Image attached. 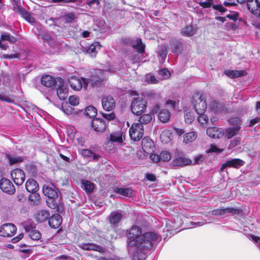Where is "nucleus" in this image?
<instances>
[{
    "instance_id": "1",
    "label": "nucleus",
    "mask_w": 260,
    "mask_h": 260,
    "mask_svg": "<svg viewBox=\"0 0 260 260\" xmlns=\"http://www.w3.org/2000/svg\"><path fill=\"white\" fill-rule=\"evenodd\" d=\"M140 227L134 225L127 230V246L128 247H136L138 251L145 253L144 251L151 248L152 242L158 238L156 234L147 232L143 235Z\"/></svg>"
},
{
    "instance_id": "2",
    "label": "nucleus",
    "mask_w": 260,
    "mask_h": 260,
    "mask_svg": "<svg viewBox=\"0 0 260 260\" xmlns=\"http://www.w3.org/2000/svg\"><path fill=\"white\" fill-rule=\"evenodd\" d=\"M147 104V102L142 96L134 98L131 105L132 112L137 115H141L146 110Z\"/></svg>"
},
{
    "instance_id": "3",
    "label": "nucleus",
    "mask_w": 260,
    "mask_h": 260,
    "mask_svg": "<svg viewBox=\"0 0 260 260\" xmlns=\"http://www.w3.org/2000/svg\"><path fill=\"white\" fill-rule=\"evenodd\" d=\"M86 79L88 81V84L92 87L102 85L104 82L103 72L99 69L94 70L91 72V77Z\"/></svg>"
},
{
    "instance_id": "4",
    "label": "nucleus",
    "mask_w": 260,
    "mask_h": 260,
    "mask_svg": "<svg viewBox=\"0 0 260 260\" xmlns=\"http://www.w3.org/2000/svg\"><path fill=\"white\" fill-rule=\"evenodd\" d=\"M129 136L135 141L140 140L144 134L143 126L141 123H135L129 130Z\"/></svg>"
},
{
    "instance_id": "5",
    "label": "nucleus",
    "mask_w": 260,
    "mask_h": 260,
    "mask_svg": "<svg viewBox=\"0 0 260 260\" xmlns=\"http://www.w3.org/2000/svg\"><path fill=\"white\" fill-rule=\"evenodd\" d=\"M88 80L85 78L72 77L69 80V83L72 89L79 91L82 87L86 89L88 86Z\"/></svg>"
},
{
    "instance_id": "6",
    "label": "nucleus",
    "mask_w": 260,
    "mask_h": 260,
    "mask_svg": "<svg viewBox=\"0 0 260 260\" xmlns=\"http://www.w3.org/2000/svg\"><path fill=\"white\" fill-rule=\"evenodd\" d=\"M192 164V161L185 157L182 152L176 151L175 159L172 161L173 166L183 167Z\"/></svg>"
},
{
    "instance_id": "7",
    "label": "nucleus",
    "mask_w": 260,
    "mask_h": 260,
    "mask_svg": "<svg viewBox=\"0 0 260 260\" xmlns=\"http://www.w3.org/2000/svg\"><path fill=\"white\" fill-rule=\"evenodd\" d=\"M0 188L3 191L8 194H13L16 191L15 187L9 179L3 178L0 180Z\"/></svg>"
},
{
    "instance_id": "8",
    "label": "nucleus",
    "mask_w": 260,
    "mask_h": 260,
    "mask_svg": "<svg viewBox=\"0 0 260 260\" xmlns=\"http://www.w3.org/2000/svg\"><path fill=\"white\" fill-rule=\"evenodd\" d=\"M57 94L61 100L66 99L68 96V91L66 86L64 85L63 80L59 77L56 78Z\"/></svg>"
},
{
    "instance_id": "9",
    "label": "nucleus",
    "mask_w": 260,
    "mask_h": 260,
    "mask_svg": "<svg viewBox=\"0 0 260 260\" xmlns=\"http://www.w3.org/2000/svg\"><path fill=\"white\" fill-rule=\"evenodd\" d=\"M17 231L16 226L13 223H5L0 226V236L12 237Z\"/></svg>"
},
{
    "instance_id": "10",
    "label": "nucleus",
    "mask_w": 260,
    "mask_h": 260,
    "mask_svg": "<svg viewBox=\"0 0 260 260\" xmlns=\"http://www.w3.org/2000/svg\"><path fill=\"white\" fill-rule=\"evenodd\" d=\"M11 178L17 185H21L25 180V174L20 169H15L12 171L11 173Z\"/></svg>"
},
{
    "instance_id": "11",
    "label": "nucleus",
    "mask_w": 260,
    "mask_h": 260,
    "mask_svg": "<svg viewBox=\"0 0 260 260\" xmlns=\"http://www.w3.org/2000/svg\"><path fill=\"white\" fill-rule=\"evenodd\" d=\"M196 104H194V108L197 114H201L205 113L207 109V104L205 101V97L204 94H201L196 100Z\"/></svg>"
},
{
    "instance_id": "12",
    "label": "nucleus",
    "mask_w": 260,
    "mask_h": 260,
    "mask_svg": "<svg viewBox=\"0 0 260 260\" xmlns=\"http://www.w3.org/2000/svg\"><path fill=\"white\" fill-rule=\"evenodd\" d=\"M241 212V210L229 207L225 208H220L212 211V214L215 216L223 215L228 213H232L233 214H239Z\"/></svg>"
},
{
    "instance_id": "13",
    "label": "nucleus",
    "mask_w": 260,
    "mask_h": 260,
    "mask_svg": "<svg viewBox=\"0 0 260 260\" xmlns=\"http://www.w3.org/2000/svg\"><path fill=\"white\" fill-rule=\"evenodd\" d=\"M244 164V161L239 158H233L228 160L225 162L221 167L220 171L223 172L224 169L227 167H233L238 168Z\"/></svg>"
},
{
    "instance_id": "14",
    "label": "nucleus",
    "mask_w": 260,
    "mask_h": 260,
    "mask_svg": "<svg viewBox=\"0 0 260 260\" xmlns=\"http://www.w3.org/2000/svg\"><path fill=\"white\" fill-rule=\"evenodd\" d=\"M17 3L13 4V10L17 14L22 16L26 21L31 23L35 21L34 18H32L30 14L26 12L24 9L19 6Z\"/></svg>"
},
{
    "instance_id": "15",
    "label": "nucleus",
    "mask_w": 260,
    "mask_h": 260,
    "mask_svg": "<svg viewBox=\"0 0 260 260\" xmlns=\"http://www.w3.org/2000/svg\"><path fill=\"white\" fill-rule=\"evenodd\" d=\"M102 104L104 110L112 111L115 107V102L113 98L111 95L104 96L102 99Z\"/></svg>"
},
{
    "instance_id": "16",
    "label": "nucleus",
    "mask_w": 260,
    "mask_h": 260,
    "mask_svg": "<svg viewBox=\"0 0 260 260\" xmlns=\"http://www.w3.org/2000/svg\"><path fill=\"white\" fill-rule=\"evenodd\" d=\"M79 247L84 250H94L102 253L106 251L104 247L94 243H82L79 245Z\"/></svg>"
},
{
    "instance_id": "17",
    "label": "nucleus",
    "mask_w": 260,
    "mask_h": 260,
    "mask_svg": "<svg viewBox=\"0 0 260 260\" xmlns=\"http://www.w3.org/2000/svg\"><path fill=\"white\" fill-rule=\"evenodd\" d=\"M249 11L260 19V1L251 0L248 5Z\"/></svg>"
},
{
    "instance_id": "18",
    "label": "nucleus",
    "mask_w": 260,
    "mask_h": 260,
    "mask_svg": "<svg viewBox=\"0 0 260 260\" xmlns=\"http://www.w3.org/2000/svg\"><path fill=\"white\" fill-rule=\"evenodd\" d=\"M91 126L95 131L101 133L105 130L107 124L103 119L96 118L92 120Z\"/></svg>"
},
{
    "instance_id": "19",
    "label": "nucleus",
    "mask_w": 260,
    "mask_h": 260,
    "mask_svg": "<svg viewBox=\"0 0 260 260\" xmlns=\"http://www.w3.org/2000/svg\"><path fill=\"white\" fill-rule=\"evenodd\" d=\"M142 149L145 152L151 153L153 151L154 145L153 141L148 137H144L142 140Z\"/></svg>"
},
{
    "instance_id": "20",
    "label": "nucleus",
    "mask_w": 260,
    "mask_h": 260,
    "mask_svg": "<svg viewBox=\"0 0 260 260\" xmlns=\"http://www.w3.org/2000/svg\"><path fill=\"white\" fill-rule=\"evenodd\" d=\"M43 192L45 196L50 199H55L58 197L57 190L53 185L49 186L44 185L43 187Z\"/></svg>"
},
{
    "instance_id": "21",
    "label": "nucleus",
    "mask_w": 260,
    "mask_h": 260,
    "mask_svg": "<svg viewBox=\"0 0 260 260\" xmlns=\"http://www.w3.org/2000/svg\"><path fill=\"white\" fill-rule=\"evenodd\" d=\"M62 222V218L60 214H55L48 219L49 225L54 229L58 228Z\"/></svg>"
},
{
    "instance_id": "22",
    "label": "nucleus",
    "mask_w": 260,
    "mask_h": 260,
    "mask_svg": "<svg viewBox=\"0 0 260 260\" xmlns=\"http://www.w3.org/2000/svg\"><path fill=\"white\" fill-rule=\"evenodd\" d=\"M172 52L181 53L183 50V43L181 40H171L170 42Z\"/></svg>"
},
{
    "instance_id": "23",
    "label": "nucleus",
    "mask_w": 260,
    "mask_h": 260,
    "mask_svg": "<svg viewBox=\"0 0 260 260\" xmlns=\"http://www.w3.org/2000/svg\"><path fill=\"white\" fill-rule=\"evenodd\" d=\"M108 218L110 224L116 225L122 219V214L119 212H112L109 216Z\"/></svg>"
},
{
    "instance_id": "24",
    "label": "nucleus",
    "mask_w": 260,
    "mask_h": 260,
    "mask_svg": "<svg viewBox=\"0 0 260 260\" xmlns=\"http://www.w3.org/2000/svg\"><path fill=\"white\" fill-rule=\"evenodd\" d=\"M56 79L55 80L50 75H44L41 78V83L44 86L47 87H51L54 84L56 85Z\"/></svg>"
},
{
    "instance_id": "25",
    "label": "nucleus",
    "mask_w": 260,
    "mask_h": 260,
    "mask_svg": "<svg viewBox=\"0 0 260 260\" xmlns=\"http://www.w3.org/2000/svg\"><path fill=\"white\" fill-rule=\"evenodd\" d=\"M207 134L213 138H219L223 135L221 129L216 127H208L207 129Z\"/></svg>"
},
{
    "instance_id": "26",
    "label": "nucleus",
    "mask_w": 260,
    "mask_h": 260,
    "mask_svg": "<svg viewBox=\"0 0 260 260\" xmlns=\"http://www.w3.org/2000/svg\"><path fill=\"white\" fill-rule=\"evenodd\" d=\"M25 188L28 192L37 191L39 189V185L34 179H29L25 183Z\"/></svg>"
},
{
    "instance_id": "27",
    "label": "nucleus",
    "mask_w": 260,
    "mask_h": 260,
    "mask_svg": "<svg viewBox=\"0 0 260 260\" xmlns=\"http://www.w3.org/2000/svg\"><path fill=\"white\" fill-rule=\"evenodd\" d=\"M50 214L49 212L45 210L38 211L36 214V220L39 222H43L49 219Z\"/></svg>"
},
{
    "instance_id": "28",
    "label": "nucleus",
    "mask_w": 260,
    "mask_h": 260,
    "mask_svg": "<svg viewBox=\"0 0 260 260\" xmlns=\"http://www.w3.org/2000/svg\"><path fill=\"white\" fill-rule=\"evenodd\" d=\"M113 190L115 192L127 197H131L134 195L133 190L131 188L114 187Z\"/></svg>"
},
{
    "instance_id": "29",
    "label": "nucleus",
    "mask_w": 260,
    "mask_h": 260,
    "mask_svg": "<svg viewBox=\"0 0 260 260\" xmlns=\"http://www.w3.org/2000/svg\"><path fill=\"white\" fill-rule=\"evenodd\" d=\"M197 29L192 25H188L183 28L181 30V34L184 37H190L196 32Z\"/></svg>"
},
{
    "instance_id": "30",
    "label": "nucleus",
    "mask_w": 260,
    "mask_h": 260,
    "mask_svg": "<svg viewBox=\"0 0 260 260\" xmlns=\"http://www.w3.org/2000/svg\"><path fill=\"white\" fill-rule=\"evenodd\" d=\"M81 187L87 192L90 193L94 188V184L86 180H81Z\"/></svg>"
},
{
    "instance_id": "31",
    "label": "nucleus",
    "mask_w": 260,
    "mask_h": 260,
    "mask_svg": "<svg viewBox=\"0 0 260 260\" xmlns=\"http://www.w3.org/2000/svg\"><path fill=\"white\" fill-rule=\"evenodd\" d=\"M240 129V127L239 125L228 128L225 129V136L228 139H231L238 133Z\"/></svg>"
},
{
    "instance_id": "32",
    "label": "nucleus",
    "mask_w": 260,
    "mask_h": 260,
    "mask_svg": "<svg viewBox=\"0 0 260 260\" xmlns=\"http://www.w3.org/2000/svg\"><path fill=\"white\" fill-rule=\"evenodd\" d=\"M171 117L170 112L166 109L162 110L159 112L158 118L163 123H166L169 121Z\"/></svg>"
},
{
    "instance_id": "33",
    "label": "nucleus",
    "mask_w": 260,
    "mask_h": 260,
    "mask_svg": "<svg viewBox=\"0 0 260 260\" xmlns=\"http://www.w3.org/2000/svg\"><path fill=\"white\" fill-rule=\"evenodd\" d=\"M6 157L8 158L10 165L22 162L24 160L23 157L17 156L15 155L10 154H7Z\"/></svg>"
},
{
    "instance_id": "34",
    "label": "nucleus",
    "mask_w": 260,
    "mask_h": 260,
    "mask_svg": "<svg viewBox=\"0 0 260 260\" xmlns=\"http://www.w3.org/2000/svg\"><path fill=\"white\" fill-rule=\"evenodd\" d=\"M132 47L136 49L139 53H142L144 52L145 45L142 43V39L140 38H137L136 43H133Z\"/></svg>"
},
{
    "instance_id": "35",
    "label": "nucleus",
    "mask_w": 260,
    "mask_h": 260,
    "mask_svg": "<svg viewBox=\"0 0 260 260\" xmlns=\"http://www.w3.org/2000/svg\"><path fill=\"white\" fill-rule=\"evenodd\" d=\"M225 74L230 78H237L245 75L244 71L229 70L225 72Z\"/></svg>"
},
{
    "instance_id": "36",
    "label": "nucleus",
    "mask_w": 260,
    "mask_h": 260,
    "mask_svg": "<svg viewBox=\"0 0 260 260\" xmlns=\"http://www.w3.org/2000/svg\"><path fill=\"white\" fill-rule=\"evenodd\" d=\"M101 46L98 42H95L91 44L87 49V53L91 54V56H95L97 52V49H100Z\"/></svg>"
},
{
    "instance_id": "37",
    "label": "nucleus",
    "mask_w": 260,
    "mask_h": 260,
    "mask_svg": "<svg viewBox=\"0 0 260 260\" xmlns=\"http://www.w3.org/2000/svg\"><path fill=\"white\" fill-rule=\"evenodd\" d=\"M31 194H30L28 197V200L30 202H32L35 205H38L40 200V196L37 191L35 192H30Z\"/></svg>"
},
{
    "instance_id": "38",
    "label": "nucleus",
    "mask_w": 260,
    "mask_h": 260,
    "mask_svg": "<svg viewBox=\"0 0 260 260\" xmlns=\"http://www.w3.org/2000/svg\"><path fill=\"white\" fill-rule=\"evenodd\" d=\"M197 137V135L193 132L187 133L184 136V142L186 144L194 141Z\"/></svg>"
},
{
    "instance_id": "39",
    "label": "nucleus",
    "mask_w": 260,
    "mask_h": 260,
    "mask_svg": "<svg viewBox=\"0 0 260 260\" xmlns=\"http://www.w3.org/2000/svg\"><path fill=\"white\" fill-rule=\"evenodd\" d=\"M85 114L89 117H93L96 115V109L93 106H88L85 110Z\"/></svg>"
},
{
    "instance_id": "40",
    "label": "nucleus",
    "mask_w": 260,
    "mask_h": 260,
    "mask_svg": "<svg viewBox=\"0 0 260 260\" xmlns=\"http://www.w3.org/2000/svg\"><path fill=\"white\" fill-rule=\"evenodd\" d=\"M110 140L112 142L121 143L123 142L122 136L121 133H113L111 135Z\"/></svg>"
},
{
    "instance_id": "41",
    "label": "nucleus",
    "mask_w": 260,
    "mask_h": 260,
    "mask_svg": "<svg viewBox=\"0 0 260 260\" xmlns=\"http://www.w3.org/2000/svg\"><path fill=\"white\" fill-rule=\"evenodd\" d=\"M28 236L33 240H39L42 237L41 233L37 230H32L29 232Z\"/></svg>"
},
{
    "instance_id": "42",
    "label": "nucleus",
    "mask_w": 260,
    "mask_h": 260,
    "mask_svg": "<svg viewBox=\"0 0 260 260\" xmlns=\"http://www.w3.org/2000/svg\"><path fill=\"white\" fill-rule=\"evenodd\" d=\"M171 135V134L169 131L163 132L160 136L161 142L164 143H167L170 142L171 140L170 137Z\"/></svg>"
},
{
    "instance_id": "43",
    "label": "nucleus",
    "mask_w": 260,
    "mask_h": 260,
    "mask_svg": "<svg viewBox=\"0 0 260 260\" xmlns=\"http://www.w3.org/2000/svg\"><path fill=\"white\" fill-rule=\"evenodd\" d=\"M152 120L151 115L150 114H144L141 116L139 120L140 122L139 123L142 124H147L149 123Z\"/></svg>"
},
{
    "instance_id": "44",
    "label": "nucleus",
    "mask_w": 260,
    "mask_h": 260,
    "mask_svg": "<svg viewBox=\"0 0 260 260\" xmlns=\"http://www.w3.org/2000/svg\"><path fill=\"white\" fill-rule=\"evenodd\" d=\"M198 114L199 115L198 118L199 122L203 125L206 124L209 120L208 116L204 113Z\"/></svg>"
},
{
    "instance_id": "45",
    "label": "nucleus",
    "mask_w": 260,
    "mask_h": 260,
    "mask_svg": "<svg viewBox=\"0 0 260 260\" xmlns=\"http://www.w3.org/2000/svg\"><path fill=\"white\" fill-rule=\"evenodd\" d=\"M185 121L186 123H191L194 120V116L192 112H187L184 115Z\"/></svg>"
},
{
    "instance_id": "46",
    "label": "nucleus",
    "mask_w": 260,
    "mask_h": 260,
    "mask_svg": "<svg viewBox=\"0 0 260 260\" xmlns=\"http://www.w3.org/2000/svg\"><path fill=\"white\" fill-rule=\"evenodd\" d=\"M1 40L8 41L11 43H14L17 41V39L9 34H2L1 37Z\"/></svg>"
},
{
    "instance_id": "47",
    "label": "nucleus",
    "mask_w": 260,
    "mask_h": 260,
    "mask_svg": "<svg viewBox=\"0 0 260 260\" xmlns=\"http://www.w3.org/2000/svg\"><path fill=\"white\" fill-rule=\"evenodd\" d=\"M159 157L160 160L162 161H169L171 158V155L170 153L168 151H162L160 154Z\"/></svg>"
},
{
    "instance_id": "48",
    "label": "nucleus",
    "mask_w": 260,
    "mask_h": 260,
    "mask_svg": "<svg viewBox=\"0 0 260 260\" xmlns=\"http://www.w3.org/2000/svg\"><path fill=\"white\" fill-rule=\"evenodd\" d=\"M159 75L162 80L167 79L169 78L170 73L167 69H164L159 71Z\"/></svg>"
},
{
    "instance_id": "49",
    "label": "nucleus",
    "mask_w": 260,
    "mask_h": 260,
    "mask_svg": "<svg viewBox=\"0 0 260 260\" xmlns=\"http://www.w3.org/2000/svg\"><path fill=\"white\" fill-rule=\"evenodd\" d=\"M211 108L215 112H218L220 111L221 105L216 101H213L210 104Z\"/></svg>"
},
{
    "instance_id": "50",
    "label": "nucleus",
    "mask_w": 260,
    "mask_h": 260,
    "mask_svg": "<svg viewBox=\"0 0 260 260\" xmlns=\"http://www.w3.org/2000/svg\"><path fill=\"white\" fill-rule=\"evenodd\" d=\"M199 4L203 8H207L211 6L213 7V5H214V0H206L205 2H200Z\"/></svg>"
},
{
    "instance_id": "51",
    "label": "nucleus",
    "mask_w": 260,
    "mask_h": 260,
    "mask_svg": "<svg viewBox=\"0 0 260 260\" xmlns=\"http://www.w3.org/2000/svg\"><path fill=\"white\" fill-rule=\"evenodd\" d=\"M69 103L73 106H77L79 103V98L75 96H70L69 99Z\"/></svg>"
},
{
    "instance_id": "52",
    "label": "nucleus",
    "mask_w": 260,
    "mask_h": 260,
    "mask_svg": "<svg viewBox=\"0 0 260 260\" xmlns=\"http://www.w3.org/2000/svg\"><path fill=\"white\" fill-rule=\"evenodd\" d=\"M241 139L240 138H236L235 139L231 141L230 144H229V148L230 149L233 148L238 145H239L240 143Z\"/></svg>"
},
{
    "instance_id": "53",
    "label": "nucleus",
    "mask_w": 260,
    "mask_h": 260,
    "mask_svg": "<svg viewBox=\"0 0 260 260\" xmlns=\"http://www.w3.org/2000/svg\"><path fill=\"white\" fill-rule=\"evenodd\" d=\"M145 81L148 83L151 84H156L158 82V80L156 79L155 76L147 75L145 77Z\"/></svg>"
},
{
    "instance_id": "54",
    "label": "nucleus",
    "mask_w": 260,
    "mask_h": 260,
    "mask_svg": "<svg viewBox=\"0 0 260 260\" xmlns=\"http://www.w3.org/2000/svg\"><path fill=\"white\" fill-rule=\"evenodd\" d=\"M81 155L85 157H91L93 152L88 149H83L81 150Z\"/></svg>"
},
{
    "instance_id": "55",
    "label": "nucleus",
    "mask_w": 260,
    "mask_h": 260,
    "mask_svg": "<svg viewBox=\"0 0 260 260\" xmlns=\"http://www.w3.org/2000/svg\"><path fill=\"white\" fill-rule=\"evenodd\" d=\"M146 95L148 98L151 99H157L159 97V95L156 94L154 90H149L146 92Z\"/></svg>"
},
{
    "instance_id": "56",
    "label": "nucleus",
    "mask_w": 260,
    "mask_h": 260,
    "mask_svg": "<svg viewBox=\"0 0 260 260\" xmlns=\"http://www.w3.org/2000/svg\"><path fill=\"white\" fill-rule=\"evenodd\" d=\"M103 117L107 120L110 121L115 118V114L114 112H112L109 114L102 113Z\"/></svg>"
},
{
    "instance_id": "57",
    "label": "nucleus",
    "mask_w": 260,
    "mask_h": 260,
    "mask_svg": "<svg viewBox=\"0 0 260 260\" xmlns=\"http://www.w3.org/2000/svg\"><path fill=\"white\" fill-rule=\"evenodd\" d=\"M75 18V15L74 13H71L67 14L65 16V20L67 23L72 22Z\"/></svg>"
},
{
    "instance_id": "58",
    "label": "nucleus",
    "mask_w": 260,
    "mask_h": 260,
    "mask_svg": "<svg viewBox=\"0 0 260 260\" xmlns=\"http://www.w3.org/2000/svg\"><path fill=\"white\" fill-rule=\"evenodd\" d=\"M223 149L218 148L216 146L211 145L210 149L208 150L209 152H216V153H221L222 152Z\"/></svg>"
},
{
    "instance_id": "59",
    "label": "nucleus",
    "mask_w": 260,
    "mask_h": 260,
    "mask_svg": "<svg viewBox=\"0 0 260 260\" xmlns=\"http://www.w3.org/2000/svg\"><path fill=\"white\" fill-rule=\"evenodd\" d=\"M177 104V103L176 102L172 100H169L166 102V104L168 106V107L172 109H175L176 108Z\"/></svg>"
},
{
    "instance_id": "60",
    "label": "nucleus",
    "mask_w": 260,
    "mask_h": 260,
    "mask_svg": "<svg viewBox=\"0 0 260 260\" xmlns=\"http://www.w3.org/2000/svg\"><path fill=\"white\" fill-rule=\"evenodd\" d=\"M204 160V156L202 155H199L195 157L194 162L193 164H201Z\"/></svg>"
},
{
    "instance_id": "61",
    "label": "nucleus",
    "mask_w": 260,
    "mask_h": 260,
    "mask_svg": "<svg viewBox=\"0 0 260 260\" xmlns=\"http://www.w3.org/2000/svg\"><path fill=\"white\" fill-rule=\"evenodd\" d=\"M238 16V13L237 12H232L231 14L226 15V17L229 18L231 20H236L237 19Z\"/></svg>"
},
{
    "instance_id": "62",
    "label": "nucleus",
    "mask_w": 260,
    "mask_h": 260,
    "mask_svg": "<svg viewBox=\"0 0 260 260\" xmlns=\"http://www.w3.org/2000/svg\"><path fill=\"white\" fill-rule=\"evenodd\" d=\"M213 8L220 12H223L225 11V9L221 5H213Z\"/></svg>"
},
{
    "instance_id": "63",
    "label": "nucleus",
    "mask_w": 260,
    "mask_h": 260,
    "mask_svg": "<svg viewBox=\"0 0 260 260\" xmlns=\"http://www.w3.org/2000/svg\"><path fill=\"white\" fill-rule=\"evenodd\" d=\"M17 199L20 202H23L26 200V196L23 193H21L18 194Z\"/></svg>"
},
{
    "instance_id": "64",
    "label": "nucleus",
    "mask_w": 260,
    "mask_h": 260,
    "mask_svg": "<svg viewBox=\"0 0 260 260\" xmlns=\"http://www.w3.org/2000/svg\"><path fill=\"white\" fill-rule=\"evenodd\" d=\"M249 238H250V239L252 240L255 242H256L257 244H258L259 247H260V237H258L255 236L254 235H250Z\"/></svg>"
}]
</instances>
